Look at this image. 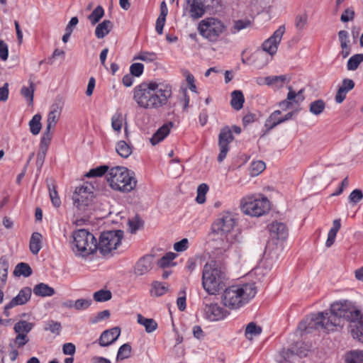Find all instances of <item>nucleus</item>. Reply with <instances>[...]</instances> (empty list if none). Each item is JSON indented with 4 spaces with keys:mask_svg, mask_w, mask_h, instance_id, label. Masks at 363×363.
Instances as JSON below:
<instances>
[{
    "mask_svg": "<svg viewBox=\"0 0 363 363\" xmlns=\"http://www.w3.org/2000/svg\"><path fill=\"white\" fill-rule=\"evenodd\" d=\"M144 69V65L142 63H133L130 67V74L133 77H140L142 75Z\"/></svg>",
    "mask_w": 363,
    "mask_h": 363,
    "instance_id": "052dcab7",
    "label": "nucleus"
},
{
    "mask_svg": "<svg viewBox=\"0 0 363 363\" xmlns=\"http://www.w3.org/2000/svg\"><path fill=\"white\" fill-rule=\"evenodd\" d=\"M110 186L116 191L123 193L133 190L137 184V180L126 167L116 166L112 167L106 174Z\"/></svg>",
    "mask_w": 363,
    "mask_h": 363,
    "instance_id": "423d86ee",
    "label": "nucleus"
},
{
    "mask_svg": "<svg viewBox=\"0 0 363 363\" xmlns=\"http://www.w3.org/2000/svg\"><path fill=\"white\" fill-rule=\"evenodd\" d=\"M29 342V338L25 333H17L16 337L13 340V342L9 343L11 347H13L15 345L18 347H23Z\"/></svg>",
    "mask_w": 363,
    "mask_h": 363,
    "instance_id": "de8ad7c7",
    "label": "nucleus"
},
{
    "mask_svg": "<svg viewBox=\"0 0 363 363\" xmlns=\"http://www.w3.org/2000/svg\"><path fill=\"white\" fill-rule=\"evenodd\" d=\"M257 293L255 283L233 285L225 288L221 296L223 305L230 309H237L246 304Z\"/></svg>",
    "mask_w": 363,
    "mask_h": 363,
    "instance_id": "20e7f679",
    "label": "nucleus"
},
{
    "mask_svg": "<svg viewBox=\"0 0 363 363\" xmlns=\"http://www.w3.org/2000/svg\"><path fill=\"white\" fill-rule=\"evenodd\" d=\"M234 140L232 130L229 126L223 127L218 135V147L220 152L218 155V162H222L227 156L230 150V144Z\"/></svg>",
    "mask_w": 363,
    "mask_h": 363,
    "instance_id": "ddd939ff",
    "label": "nucleus"
},
{
    "mask_svg": "<svg viewBox=\"0 0 363 363\" xmlns=\"http://www.w3.org/2000/svg\"><path fill=\"white\" fill-rule=\"evenodd\" d=\"M51 129L45 128L43 136L40 139V149L44 150H48L49 145L52 140V134L51 133Z\"/></svg>",
    "mask_w": 363,
    "mask_h": 363,
    "instance_id": "09e8293b",
    "label": "nucleus"
},
{
    "mask_svg": "<svg viewBox=\"0 0 363 363\" xmlns=\"http://www.w3.org/2000/svg\"><path fill=\"white\" fill-rule=\"evenodd\" d=\"M189 247V240L187 238H183L180 241L174 244V250L177 252H184Z\"/></svg>",
    "mask_w": 363,
    "mask_h": 363,
    "instance_id": "69168bd1",
    "label": "nucleus"
},
{
    "mask_svg": "<svg viewBox=\"0 0 363 363\" xmlns=\"http://www.w3.org/2000/svg\"><path fill=\"white\" fill-rule=\"evenodd\" d=\"M335 305L333 302L329 311L312 313L301 321L298 325V330L302 333H311L314 330H323L331 332L341 327V320L338 314L333 311Z\"/></svg>",
    "mask_w": 363,
    "mask_h": 363,
    "instance_id": "f03ea898",
    "label": "nucleus"
},
{
    "mask_svg": "<svg viewBox=\"0 0 363 363\" xmlns=\"http://www.w3.org/2000/svg\"><path fill=\"white\" fill-rule=\"evenodd\" d=\"M225 272L215 262L206 263L202 272V286L208 294H216L227 284Z\"/></svg>",
    "mask_w": 363,
    "mask_h": 363,
    "instance_id": "39448f33",
    "label": "nucleus"
},
{
    "mask_svg": "<svg viewBox=\"0 0 363 363\" xmlns=\"http://www.w3.org/2000/svg\"><path fill=\"white\" fill-rule=\"evenodd\" d=\"M157 59V54L153 52H140L134 60H140L142 61L152 62Z\"/></svg>",
    "mask_w": 363,
    "mask_h": 363,
    "instance_id": "6e6d98bb",
    "label": "nucleus"
},
{
    "mask_svg": "<svg viewBox=\"0 0 363 363\" xmlns=\"http://www.w3.org/2000/svg\"><path fill=\"white\" fill-rule=\"evenodd\" d=\"M286 79V77L285 75H280V76H269L265 77V82L267 85H272L277 82H281L284 83L285 80Z\"/></svg>",
    "mask_w": 363,
    "mask_h": 363,
    "instance_id": "338daca9",
    "label": "nucleus"
},
{
    "mask_svg": "<svg viewBox=\"0 0 363 363\" xmlns=\"http://www.w3.org/2000/svg\"><path fill=\"white\" fill-rule=\"evenodd\" d=\"M60 110L57 105H52L47 118L46 128L51 129L55 127L60 118Z\"/></svg>",
    "mask_w": 363,
    "mask_h": 363,
    "instance_id": "bb28decb",
    "label": "nucleus"
},
{
    "mask_svg": "<svg viewBox=\"0 0 363 363\" xmlns=\"http://www.w3.org/2000/svg\"><path fill=\"white\" fill-rule=\"evenodd\" d=\"M112 295L110 291L101 289L94 294V299L98 302H104L111 298Z\"/></svg>",
    "mask_w": 363,
    "mask_h": 363,
    "instance_id": "864d4df0",
    "label": "nucleus"
},
{
    "mask_svg": "<svg viewBox=\"0 0 363 363\" xmlns=\"http://www.w3.org/2000/svg\"><path fill=\"white\" fill-rule=\"evenodd\" d=\"M121 329L119 327H114L109 330H104L98 340L101 347H107L113 344L120 336Z\"/></svg>",
    "mask_w": 363,
    "mask_h": 363,
    "instance_id": "a211bd4d",
    "label": "nucleus"
},
{
    "mask_svg": "<svg viewBox=\"0 0 363 363\" xmlns=\"http://www.w3.org/2000/svg\"><path fill=\"white\" fill-rule=\"evenodd\" d=\"M35 84L32 81H29V86H23L21 89V95L26 99L29 105L33 103V96L35 91Z\"/></svg>",
    "mask_w": 363,
    "mask_h": 363,
    "instance_id": "2f4dec72",
    "label": "nucleus"
},
{
    "mask_svg": "<svg viewBox=\"0 0 363 363\" xmlns=\"http://www.w3.org/2000/svg\"><path fill=\"white\" fill-rule=\"evenodd\" d=\"M9 57V48L7 44L3 41L0 40V58L2 60H6Z\"/></svg>",
    "mask_w": 363,
    "mask_h": 363,
    "instance_id": "774afa93",
    "label": "nucleus"
},
{
    "mask_svg": "<svg viewBox=\"0 0 363 363\" xmlns=\"http://www.w3.org/2000/svg\"><path fill=\"white\" fill-rule=\"evenodd\" d=\"M108 170L107 165H101L95 168L91 169L86 174V177H99L104 175Z\"/></svg>",
    "mask_w": 363,
    "mask_h": 363,
    "instance_id": "49530a36",
    "label": "nucleus"
},
{
    "mask_svg": "<svg viewBox=\"0 0 363 363\" xmlns=\"http://www.w3.org/2000/svg\"><path fill=\"white\" fill-rule=\"evenodd\" d=\"M281 111L279 110L274 111L265 121L264 126L267 130H270L277 125L281 123V118L279 117Z\"/></svg>",
    "mask_w": 363,
    "mask_h": 363,
    "instance_id": "7c9ffc66",
    "label": "nucleus"
},
{
    "mask_svg": "<svg viewBox=\"0 0 363 363\" xmlns=\"http://www.w3.org/2000/svg\"><path fill=\"white\" fill-rule=\"evenodd\" d=\"M113 27V23L109 20H104L99 23L95 29L96 37L99 39L104 38L108 35Z\"/></svg>",
    "mask_w": 363,
    "mask_h": 363,
    "instance_id": "b1692460",
    "label": "nucleus"
},
{
    "mask_svg": "<svg viewBox=\"0 0 363 363\" xmlns=\"http://www.w3.org/2000/svg\"><path fill=\"white\" fill-rule=\"evenodd\" d=\"M183 10L184 15L187 14L193 19L201 18L206 13V10L199 0H186Z\"/></svg>",
    "mask_w": 363,
    "mask_h": 363,
    "instance_id": "dca6fc26",
    "label": "nucleus"
},
{
    "mask_svg": "<svg viewBox=\"0 0 363 363\" xmlns=\"http://www.w3.org/2000/svg\"><path fill=\"white\" fill-rule=\"evenodd\" d=\"M269 209V201L266 197L260 199L251 197L241 203L242 211L251 216L259 217L267 213Z\"/></svg>",
    "mask_w": 363,
    "mask_h": 363,
    "instance_id": "9b49d317",
    "label": "nucleus"
},
{
    "mask_svg": "<svg viewBox=\"0 0 363 363\" xmlns=\"http://www.w3.org/2000/svg\"><path fill=\"white\" fill-rule=\"evenodd\" d=\"M32 290L29 287L23 288L18 295L13 298L11 301L7 303V308H12L16 306L23 305L26 303L30 298Z\"/></svg>",
    "mask_w": 363,
    "mask_h": 363,
    "instance_id": "412c9836",
    "label": "nucleus"
},
{
    "mask_svg": "<svg viewBox=\"0 0 363 363\" xmlns=\"http://www.w3.org/2000/svg\"><path fill=\"white\" fill-rule=\"evenodd\" d=\"M111 125L114 130L120 131L122 127V114L115 113L111 118Z\"/></svg>",
    "mask_w": 363,
    "mask_h": 363,
    "instance_id": "bf43d9fd",
    "label": "nucleus"
},
{
    "mask_svg": "<svg viewBox=\"0 0 363 363\" xmlns=\"http://www.w3.org/2000/svg\"><path fill=\"white\" fill-rule=\"evenodd\" d=\"M91 299L79 298L74 301L75 309L77 311L85 310L91 304Z\"/></svg>",
    "mask_w": 363,
    "mask_h": 363,
    "instance_id": "680f3d73",
    "label": "nucleus"
},
{
    "mask_svg": "<svg viewBox=\"0 0 363 363\" xmlns=\"http://www.w3.org/2000/svg\"><path fill=\"white\" fill-rule=\"evenodd\" d=\"M325 108V101L323 99H318L311 103L309 111L312 114L318 116L324 111Z\"/></svg>",
    "mask_w": 363,
    "mask_h": 363,
    "instance_id": "ea45409f",
    "label": "nucleus"
},
{
    "mask_svg": "<svg viewBox=\"0 0 363 363\" xmlns=\"http://www.w3.org/2000/svg\"><path fill=\"white\" fill-rule=\"evenodd\" d=\"M262 328L258 326L255 323L250 322L246 326L245 336L247 339H252L253 336L261 334Z\"/></svg>",
    "mask_w": 363,
    "mask_h": 363,
    "instance_id": "4c0bfd02",
    "label": "nucleus"
},
{
    "mask_svg": "<svg viewBox=\"0 0 363 363\" xmlns=\"http://www.w3.org/2000/svg\"><path fill=\"white\" fill-rule=\"evenodd\" d=\"M346 363H363V351H352L345 357Z\"/></svg>",
    "mask_w": 363,
    "mask_h": 363,
    "instance_id": "a18cd8bd",
    "label": "nucleus"
},
{
    "mask_svg": "<svg viewBox=\"0 0 363 363\" xmlns=\"http://www.w3.org/2000/svg\"><path fill=\"white\" fill-rule=\"evenodd\" d=\"M33 327V324L28 323L26 320H19L17 322L13 327V330L16 333H25L27 335Z\"/></svg>",
    "mask_w": 363,
    "mask_h": 363,
    "instance_id": "e433bc0d",
    "label": "nucleus"
},
{
    "mask_svg": "<svg viewBox=\"0 0 363 363\" xmlns=\"http://www.w3.org/2000/svg\"><path fill=\"white\" fill-rule=\"evenodd\" d=\"M237 218L230 212L220 213L212 224V232L226 240L233 243L238 240V230L236 229Z\"/></svg>",
    "mask_w": 363,
    "mask_h": 363,
    "instance_id": "0eeeda50",
    "label": "nucleus"
},
{
    "mask_svg": "<svg viewBox=\"0 0 363 363\" xmlns=\"http://www.w3.org/2000/svg\"><path fill=\"white\" fill-rule=\"evenodd\" d=\"M354 11L352 8L346 9L340 16V21L343 23H347L352 21L354 18Z\"/></svg>",
    "mask_w": 363,
    "mask_h": 363,
    "instance_id": "e2e57ef3",
    "label": "nucleus"
},
{
    "mask_svg": "<svg viewBox=\"0 0 363 363\" xmlns=\"http://www.w3.org/2000/svg\"><path fill=\"white\" fill-rule=\"evenodd\" d=\"M94 189V186L88 182L76 187L72 195V200L74 206L79 211H85L86 208L91 203Z\"/></svg>",
    "mask_w": 363,
    "mask_h": 363,
    "instance_id": "f8f14e48",
    "label": "nucleus"
},
{
    "mask_svg": "<svg viewBox=\"0 0 363 363\" xmlns=\"http://www.w3.org/2000/svg\"><path fill=\"white\" fill-rule=\"evenodd\" d=\"M207 298H204L203 308L205 318L210 321H219L224 319L228 314V311L216 303H207Z\"/></svg>",
    "mask_w": 363,
    "mask_h": 363,
    "instance_id": "4468645a",
    "label": "nucleus"
},
{
    "mask_svg": "<svg viewBox=\"0 0 363 363\" xmlns=\"http://www.w3.org/2000/svg\"><path fill=\"white\" fill-rule=\"evenodd\" d=\"M116 150L123 158L128 157L132 153L131 146L124 140H121L117 143Z\"/></svg>",
    "mask_w": 363,
    "mask_h": 363,
    "instance_id": "f704fd0d",
    "label": "nucleus"
},
{
    "mask_svg": "<svg viewBox=\"0 0 363 363\" xmlns=\"http://www.w3.org/2000/svg\"><path fill=\"white\" fill-rule=\"evenodd\" d=\"M208 191V186L206 184H201L197 188V196L196 201L198 203H203L206 201V194Z\"/></svg>",
    "mask_w": 363,
    "mask_h": 363,
    "instance_id": "603ef678",
    "label": "nucleus"
},
{
    "mask_svg": "<svg viewBox=\"0 0 363 363\" xmlns=\"http://www.w3.org/2000/svg\"><path fill=\"white\" fill-rule=\"evenodd\" d=\"M169 125L172 126V123L169 124H164L160 127L150 139V141L152 145L158 144L160 142L163 140L169 133Z\"/></svg>",
    "mask_w": 363,
    "mask_h": 363,
    "instance_id": "5701e85b",
    "label": "nucleus"
},
{
    "mask_svg": "<svg viewBox=\"0 0 363 363\" xmlns=\"http://www.w3.org/2000/svg\"><path fill=\"white\" fill-rule=\"evenodd\" d=\"M104 15V10L101 6H97L94 11L89 15L88 19L92 25L99 22Z\"/></svg>",
    "mask_w": 363,
    "mask_h": 363,
    "instance_id": "c03bdc74",
    "label": "nucleus"
},
{
    "mask_svg": "<svg viewBox=\"0 0 363 363\" xmlns=\"http://www.w3.org/2000/svg\"><path fill=\"white\" fill-rule=\"evenodd\" d=\"M32 269L28 264L21 262L16 266L13 274L17 277H28L32 274Z\"/></svg>",
    "mask_w": 363,
    "mask_h": 363,
    "instance_id": "473e14b6",
    "label": "nucleus"
},
{
    "mask_svg": "<svg viewBox=\"0 0 363 363\" xmlns=\"http://www.w3.org/2000/svg\"><path fill=\"white\" fill-rule=\"evenodd\" d=\"M123 238V231L121 230L103 232L97 242V250L101 254L106 255L117 248Z\"/></svg>",
    "mask_w": 363,
    "mask_h": 363,
    "instance_id": "9d476101",
    "label": "nucleus"
},
{
    "mask_svg": "<svg viewBox=\"0 0 363 363\" xmlns=\"http://www.w3.org/2000/svg\"><path fill=\"white\" fill-rule=\"evenodd\" d=\"M33 291L35 296L41 297L52 296L55 293V289L52 287L45 283H39L36 284L34 286Z\"/></svg>",
    "mask_w": 363,
    "mask_h": 363,
    "instance_id": "a878e982",
    "label": "nucleus"
},
{
    "mask_svg": "<svg viewBox=\"0 0 363 363\" xmlns=\"http://www.w3.org/2000/svg\"><path fill=\"white\" fill-rule=\"evenodd\" d=\"M362 62L363 54H355L349 58L347 63V69L348 70L354 71Z\"/></svg>",
    "mask_w": 363,
    "mask_h": 363,
    "instance_id": "a19ab883",
    "label": "nucleus"
},
{
    "mask_svg": "<svg viewBox=\"0 0 363 363\" xmlns=\"http://www.w3.org/2000/svg\"><path fill=\"white\" fill-rule=\"evenodd\" d=\"M270 237L277 240H284L288 236V228L285 223L273 222L268 226Z\"/></svg>",
    "mask_w": 363,
    "mask_h": 363,
    "instance_id": "f3484780",
    "label": "nucleus"
},
{
    "mask_svg": "<svg viewBox=\"0 0 363 363\" xmlns=\"http://www.w3.org/2000/svg\"><path fill=\"white\" fill-rule=\"evenodd\" d=\"M152 267V257L145 255L140 258L134 267V273L136 276H143L148 273Z\"/></svg>",
    "mask_w": 363,
    "mask_h": 363,
    "instance_id": "aec40b11",
    "label": "nucleus"
},
{
    "mask_svg": "<svg viewBox=\"0 0 363 363\" xmlns=\"http://www.w3.org/2000/svg\"><path fill=\"white\" fill-rule=\"evenodd\" d=\"M184 76L186 77V81L189 89L193 92H196V86L195 84V79L194 75L189 71H185Z\"/></svg>",
    "mask_w": 363,
    "mask_h": 363,
    "instance_id": "0e129e2a",
    "label": "nucleus"
},
{
    "mask_svg": "<svg viewBox=\"0 0 363 363\" xmlns=\"http://www.w3.org/2000/svg\"><path fill=\"white\" fill-rule=\"evenodd\" d=\"M168 291V286L166 284L155 281L152 283L151 294L155 296H161Z\"/></svg>",
    "mask_w": 363,
    "mask_h": 363,
    "instance_id": "c9c22d12",
    "label": "nucleus"
},
{
    "mask_svg": "<svg viewBox=\"0 0 363 363\" xmlns=\"http://www.w3.org/2000/svg\"><path fill=\"white\" fill-rule=\"evenodd\" d=\"M333 311L338 314V318L350 322L352 337L363 343V314L355 303L349 300L335 301Z\"/></svg>",
    "mask_w": 363,
    "mask_h": 363,
    "instance_id": "7ed1b4c3",
    "label": "nucleus"
},
{
    "mask_svg": "<svg viewBox=\"0 0 363 363\" xmlns=\"http://www.w3.org/2000/svg\"><path fill=\"white\" fill-rule=\"evenodd\" d=\"M49 194L50 200L55 207H59L61 205V200L58 196L55 186L53 185L52 187L49 185Z\"/></svg>",
    "mask_w": 363,
    "mask_h": 363,
    "instance_id": "4d7b16f0",
    "label": "nucleus"
},
{
    "mask_svg": "<svg viewBox=\"0 0 363 363\" xmlns=\"http://www.w3.org/2000/svg\"><path fill=\"white\" fill-rule=\"evenodd\" d=\"M62 329V325L60 322L50 320L45 324L44 330L50 331L52 333L59 335Z\"/></svg>",
    "mask_w": 363,
    "mask_h": 363,
    "instance_id": "3c124183",
    "label": "nucleus"
},
{
    "mask_svg": "<svg viewBox=\"0 0 363 363\" xmlns=\"http://www.w3.org/2000/svg\"><path fill=\"white\" fill-rule=\"evenodd\" d=\"M74 251L76 255L86 257L97 250V240L86 229H79L72 233Z\"/></svg>",
    "mask_w": 363,
    "mask_h": 363,
    "instance_id": "6e6552de",
    "label": "nucleus"
},
{
    "mask_svg": "<svg viewBox=\"0 0 363 363\" xmlns=\"http://www.w3.org/2000/svg\"><path fill=\"white\" fill-rule=\"evenodd\" d=\"M252 26V21L250 19H241L234 21L233 26L231 28V33L235 34L239 31L249 28Z\"/></svg>",
    "mask_w": 363,
    "mask_h": 363,
    "instance_id": "37998d69",
    "label": "nucleus"
},
{
    "mask_svg": "<svg viewBox=\"0 0 363 363\" xmlns=\"http://www.w3.org/2000/svg\"><path fill=\"white\" fill-rule=\"evenodd\" d=\"M363 199V192L362 190L359 189H356L353 190L349 197V202L352 203L353 204H357Z\"/></svg>",
    "mask_w": 363,
    "mask_h": 363,
    "instance_id": "13d9d810",
    "label": "nucleus"
},
{
    "mask_svg": "<svg viewBox=\"0 0 363 363\" xmlns=\"http://www.w3.org/2000/svg\"><path fill=\"white\" fill-rule=\"evenodd\" d=\"M41 118V115L37 113L34 115L32 119L29 121L28 125L30 128V131L34 135L39 134V133L40 132V130L42 128V124L40 122Z\"/></svg>",
    "mask_w": 363,
    "mask_h": 363,
    "instance_id": "72a5a7b5",
    "label": "nucleus"
},
{
    "mask_svg": "<svg viewBox=\"0 0 363 363\" xmlns=\"http://www.w3.org/2000/svg\"><path fill=\"white\" fill-rule=\"evenodd\" d=\"M245 102V98L242 92L240 90H235L231 93L230 104L236 110H240Z\"/></svg>",
    "mask_w": 363,
    "mask_h": 363,
    "instance_id": "c85d7f7f",
    "label": "nucleus"
},
{
    "mask_svg": "<svg viewBox=\"0 0 363 363\" xmlns=\"http://www.w3.org/2000/svg\"><path fill=\"white\" fill-rule=\"evenodd\" d=\"M303 93V89H301L296 93L291 86H289L287 97L285 100L279 103L280 108L285 111L290 107L293 102L297 104L301 103L305 99Z\"/></svg>",
    "mask_w": 363,
    "mask_h": 363,
    "instance_id": "6ab92c4d",
    "label": "nucleus"
},
{
    "mask_svg": "<svg viewBox=\"0 0 363 363\" xmlns=\"http://www.w3.org/2000/svg\"><path fill=\"white\" fill-rule=\"evenodd\" d=\"M138 323L145 327V331L148 333H152L157 328V322L152 318H145L141 314L137 316Z\"/></svg>",
    "mask_w": 363,
    "mask_h": 363,
    "instance_id": "cd10ccee",
    "label": "nucleus"
},
{
    "mask_svg": "<svg viewBox=\"0 0 363 363\" xmlns=\"http://www.w3.org/2000/svg\"><path fill=\"white\" fill-rule=\"evenodd\" d=\"M354 87V82L352 79H344L335 94V101L337 104H341L345 99L347 92L353 89Z\"/></svg>",
    "mask_w": 363,
    "mask_h": 363,
    "instance_id": "4be33fe9",
    "label": "nucleus"
},
{
    "mask_svg": "<svg viewBox=\"0 0 363 363\" xmlns=\"http://www.w3.org/2000/svg\"><path fill=\"white\" fill-rule=\"evenodd\" d=\"M131 351L132 347L129 343L122 345L118 350L116 360L122 361L129 358L131 355Z\"/></svg>",
    "mask_w": 363,
    "mask_h": 363,
    "instance_id": "79ce46f5",
    "label": "nucleus"
},
{
    "mask_svg": "<svg viewBox=\"0 0 363 363\" xmlns=\"http://www.w3.org/2000/svg\"><path fill=\"white\" fill-rule=\"evenodd\" d=\"M307 23L308 15L306 13L298 14L295 18V26L299 31L303 30L306 28Z\"/></svg>",
    "mask_w": 363,
    "mask_h": 363,
    "instance_id": "5fc2aeb1",
    "label": "nucleus"
},
{
    "mask_svg": "<svg viewBox=\"0 0 363 363\" xmlns=\"http://www.w3.org/2000/svg\"><path fill=\"white\" fill-rule=\"evenodd\" d=\"M42 235L38 232H34L32 233L30 243H29V249L33 255H38L40 250L42 248Z\"/></svg>",
    "mask_w": 363,
    "mask_h": 363,
    "instance_id": "393cba45",
    "label": "nucleus"
},
{
    "mask_svg": "<svg viewBox=\"0 0 363 363\" xmlns=\"http://www.w3.org/2000/svg\"><path fill=\"white\" fill-rule=\"evenodd\" d=\"M9 264L7 258L2 256L0 258V288H4L6 283Z\"/></svg>",
    "mask_w": 363,
    "mask_h": 363,
    "instance_id": "c756f323",
    "label": "nucleus"
},
{
    "mask_svg": "<svg viewBox=\"0 0 363 363\" xmlns=\"http://www.w3.org/2000/svg\"><path fill=\"white\" fill-rule=\"evenodd\" d=\"M177 255L174 252H169L166 253L162 258H160L157 262V265L159 267L164 269L172 265H175L174 263H172V261L176 258Z\"/></svg>",
    "mask_w": 363,
    "mask_h": 363,
    "instance_id": "58836bf2",
    "label": "nucleus"
},
{
    "mask_svg": "<svg viewBox=\"0 0 363 363\" xmlns=\"http://www.w3.org/2000/svg\"><path fill=\"white\" fill-rule=\"evenodd\" d=\"M226 29L225 23L217 18L208 17L201 20L198 26L199 34L211 43L218 41V38Z\"/></svg>",
    "mask_w": 363,
    "mask_h": 363,
    "instance_id": "1a4fd4ad",
    "label": "nucleus"
},
{
    "mask_svg": "<svg viewBox=\"0 0 363 363\" xmlns=\"http://www.w3.org/2000/svg\"><path fill=\"white\" fill-rule=\"evenodd\" d=\"M284 32L285 26H279L268 39L264 41L262 45V50L270 55H274L278 50Z\"/></svg>",
    "mask_w": 363,
    "mask_h": 363,
    "instance_id": "2eb2a0df",
    "label": "nucleus"
},
{
    "mask_svg": "<svg viewBox=\"0 0 363 363\" xmlns=\"http://www.w3.org/2000/svg\"><path fill=\"white\" fill-rule=\"evenodd\" d=\"M172 94L170 85L156 82H143L133 89L134 101L145 109L159 110L167 105Z\"/></svg>",
    "mask_w": 363,
    "mask_h": 363,
    "instance_id": "f257e3e1",
    "label": "nucleus"
},
{
    "mask_svg": "<svg viewBox=\"0 0 363 363\" xmlns=\"http://www.w3.org/2000/svg\"><path fill=\"white\" fill-rule=\"evenodd\" d=\"M266 168L265 163L262 161L258 160L252 162L250 165V175L252 177L257 176L262 172Z\"/></svg>",
    "mask_w": 363,
    "mask_h": 363,
    "instance_id": "8fccbe9b",
    "label": "nucleus"
}]
</instances>
